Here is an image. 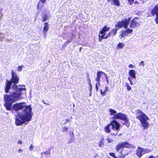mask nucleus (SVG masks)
Returning a JSON list of instances; mask_svg holds the SVG:
<instances>
[{
    "label": "nucleus",
    "instance_id": "nucleus-1",
    "mask_svg": "<svg viewBox=\"0 0 158 158\" xmlns=\"http://www.w3.org/2000/svg\"><path fill=\"white\" fill-rule=\"evenodd\" d=\"M22 93H17L15 92H12L9 94H6L4 96V99L5 102V106L6 109L8 110H13L18 111L19 110L23 109L24 114H25V110L27 108L31 109L32 112V108L30 106H26L24 102L17 103L14 104L12 106V104L16 101L21 99L22 97L21 96Z\"/></svg>",
    "mask_w": 158,
    "mask_h": 158
},
{
    "label": "nucleus",
    "instance_id": "nucleus-2",
    "mask_svg": "<svg viewBox=\"0 0 158 158\" xmlns=\"http://www.w3.org/2000/svg\"><path fill=\"white\" fill-rule=\"evenodd\" d=\"M12 77L10 81H7L6 83L5 88V92L6 93L9 92V90L11 88L12 83H14L11 87V89L15 90L16 93H21L23 90H26L25 88H21L20 87H25L24 85H19L17 86L16 84L18 83L19 81V77L18 76L17 73L12 70L11 71Z\"/></svg>",
    "mask_w": 158,
    "mask_h": 158
},
{
    "label": "nucleus",
    "instance_id": "nucleus-3",
    "mask_svg": "<svg viewBox=\"0 0 158 158\" xmlns=\"http://www.w3.org/2000/svg\"><path fill=\"white\" fill-rule=\"evenodd\" d=\"M33 115L32 112H31V109L27 108L25 110V114H19L18 117L22 120H20L17 117L15 118V124L16 126H19L26 122H29L31 121Z\"/></svg>",
    "mask_w": 158,
    "mask_h": 158
},
{
    "label": "nucleus",
    "instance_id": "nucleus-4",
    "mask_svg": "<svg viewBox=\"0 0 158 158\" xmlns=\"http://www.w3.org/2000/svg\"><path fill=\"white\" fill-rule=\"evenodd\" d=\"M135 113L136 118L140 121L142 127L144 129H148L149 125L147 121L149 119L147 115L139 110H136Z\"/></svg>",
    "mask_w": 158,
    "mask_h": 158
},
{
    "label": "nucleus",
    "instance_id": "nucleus-5",
    "mask_svg": "<svg viewBox=\"0 0 158 158\" xmlns=\"http://www.w3.org/2000/svg\"><path fill=\"white\" fill-rule=\"evenodd\" d=\"M131 19V18H129L128 19H126L123 20L121 22H118L117 25H115V29H113L109 33L110 34V35H115L117 33V31L118 28L123 27L127 29Z\"/></svg>",
    "mask_w": 158,
    "mask_h": 158
},
{
    "label": "nucleus",
    "instance_id": "nucleus-6",
    "mask_svg": "<svg viewBox=\"0 0 158 158\" xmlns=\"http://www.w3.org/2000/svg\"><path fill=\"white\" fill-rule=\"evenodd\" d=\"M152 151V150L151 149L146 148L143 149V148L138 147L136 150V154L137 156L139 157H141L142 155L146 153H148Z\"/></svg>",
    "mask_w": 158,
    "mask_h": 158
},
{
    "label": "nucleus",
    "instance_id": "nucleus-7",
    "mask_svg": "<svg viewBox=\"0 0 158 158\" xmlns=\"http://www.w3.org/2000/svg\"><path fill=\"white\" fill-rule=\"evenodd\" d=\"M113 118L119 119L124 121H127V118L126 115L122 113H119L114 115Z\"/></svg>",
    "mask_w": 158,
    "mask_h": 158
},
{
    "label": "nucleus",
    "instance_id": "nucleus-8",
    "mask_svg": "<svg viewBox=\"0 0 158 158\" xmlns=\"http://www.w3.org/2000/svg\"><path fill=\"white\" fill-rule=\"evenodd\" d=\"M137 18H135L131 21L130 24V28H135L136 27H138L140 25L139 23L137 21Z\"/></svg>",
    "mask_w": 158,
    "mask_h": 158
},
{
    "label": "nucleus",
    "instance_id": "nucleus-9",
    "mask_svg": "<svg viewBox=\"0 0 158 158\" xmlns=\"http://www.w3.org/2000/svg\"><path fill=\"white\" fill-rule=\"evenodd\" d=\"M110 126H112V128L113 130H118L120 127L119 124L116 121H111L110 124Z\"/></svg>",
    "mask_w": 158,
    "mask_h": 158
},
{
    "label": "nucleus",
    "instance_id": "nucleus-10",
    "mask_svg": "<svg viewBox=\"0 0 158 158\" xmlns=\"http://www.w3.org/2000/svg\"><path fill=\"white\" fill-rule=\"evenodd\" d=\"M44 26L43 29V33L44 36L46 38L47 35V32L49 29V25L47 23H45L44 24Z\"/></svg>",
    "mask_w": 158,
    "mask_h": 158
},
{
    "label": "nucleus",
    "instance_id": "nucleus-11",
    "mask_svg": "<svg viewBox=\"0 0 158 158\" xmlns=\"http://www.w3.org/2000/svg\"><path fill=\"white\" fill-rule=\"evenodd\" d=\"M46 2V0H40L39 1L37 6V8L41 10L44 6V4Z\"/></svg>",
    "mask_w": 158,
    "mask_h": 158
},
{
    "label": "nucleus",
    "instance_id": "nucleus-12",
    "mask_svg": "<svg viewBox=\"0 0 158 158\" xmlns=\"http://www.w3.org/2000/svg\"><path fill=\"white\" fill-rule=\"evenodd\" d=\"M109 29V27H107L106 26L104 27L101 31H100L99 35L101 36L102 35V36H104L106 34V31H108Z\"/></svg>",
    "mask_w": 158,
    "mask_h": 158
},
{
    "label": "nucleus",
    "instance_id": "nucleus-13",
    "mask_svg": "<svg viewBox=\"0 0 158 158\" xmlns=\"http://www.w3.org/2000/svg\"><path fill=\"white\" fill-rule=\"evenodd\" d=\"M129 74L131 78H136V72L134 70H131L129 71Z\"/></svg>",
    "mask_w": 158,
    "mask_h": 158
},
{
    "label": "nucleus",
    "instance_id": "nucleus-14",
    "mask_svg": "<svg viewBox=\"0 0 158 158\" xmlns=\"http://www.w3.org/2000/svg\"><path fill=\"white\" fill-rule=\"evenodd\" d=\"M151 13L153 15L158 14V5H156L152 11Z\"/></svg>",
    "mask_w": 158,
    "mask_h": 158
},
{
    "label": "nucleus",
    "instance_id": "nucleus-15",
    "mask_svg": "<svg viewBox=\"0 0 158 158\" xmlns=\"http://www.w3.org/2000/svg\"><path fill=\"white\" fill-rule=\"evenodd\" d=\"M103 72L101 71H99L97 73V76L95 79V81L99 83L100 81V78L101 76V73H103Z\"/></svg>",
    "mask_w": 158,
    "mask_h": 158
},
{
    "label": "nucleus",
    "instance_id": "nucleus-16",
    "mask_svg": "<svg viewBox=\"0 0 158 158\" xmlns=\"http://www.w3.org/2000/svg\"><path fill=\"white\" fill-rule=\"evenodd\" d=\"M122 148H124V147L122 143H119L116 146V149L117 151H119Z\"/></svg>",
    "mask_w": 158,
    "mask_h": 158
},
{
    "label": "nucleus",
    "instance_id": "nucleus-17",
    "mask_svg": "<svg viewBox=\"0 0 158 158\" xmlns=\"http://www.w3.org/2000/svg\"><path fill=\"white\" fill-rule=\"evenodd\" d=\"M122 143L124 148H129L131 146V144L126 142H122Z\"/></svg>",
    "mask_w": 158,
    "mask_h": 158
},
{
    "label": "nucleus",
    "instance_id": "nucleus-18",
    "mask_svg": "<svg viewBox=\"0 0 158 158\" xmlns=\"http://www.w3.org/2000/svg\"><path fill=\"white\" fill-rule=\"evenodd\" d=\"M109 111L110 112V114L111 115H115L116 114L117 112L115 110L112 109H110L109 110Z\"/></svg>",
    "mask_w": 158,
    "mask_h": 158
},
{
    "label": "nucleus",
    "instance_id": "nucleus-19",
    "mask_svg": "<svg viewBox=\"0 0 158 158\" xmlns=\"http://www.w3.org/2000/svg\"><path fill=\"white\" fill-rule=\"evenodd\" d=\"M110 124L108 125H107L106 127H105L104 128V130H105V131L107 133H110Z\"/></svg>",
    "mask_w": 158,
    "mask_h": 158
},
{
    "label": "nucleus",
    "instance_id": "nucleus-20",
    "mask_svg": "<svg viewBox=\"0 0 158 158\" xmlns=\"http://www.w3.org/2000/svg\"><path fill=\"white\" fill-rule=\"evenodd\" d=\"M124 44L122 43H119L117 45V49H121L124 48Z\"/></svg>",
    "mask_w": 158,
    "mask_h": 158
},
{
    "label": "nucleus",
    "instance_id": "nucleus-21",
    "mask_svg": "<svg viewBox=\"0 0 158 158\" xmlns=\"http://www.w3.org/2000/svg\"><path fill=\"white\" fill-rule=\"evenodd\" d=\"M113 4L115 6H118L120 4L118 0H112Z\"/></svg>",
    "mask_w": 158,
    "mask_h": 158
},
{
    "label": "nucleus",
    "instance_id": "nucleus-22",
    "mask_svg": "<svg viewBox=\"0 0 158 158\" xmlns=\"http://www.w3.org/2000/svg\"><path fill=\"white\" fill-rule=\"evenodd\" d=\"M126 35V33H125V31H123L121 32V34L119 35V38L121 39L125 36Z\"/></svg>",
    "mask_w": 158,
    "mask_h": 158
},
{
    "label": "nucleus",
    "instance_id": "nucleus-23",
    "mask_svg": "<svg viewBox=\"0 0 158 158\" xmlns=\"http://www.w3.org/2000/svg\"><path fill=\"white\" fill-rule=\"evenodd\" d=\"M125 85L127 87V89L128 91H130L131 89V86L129 85V84L127 83H126Z\"/></svg>",
    "mask_w": 158,
    "mask_h": 158
},
{
    "label": "nucleus",
    "instance_id": "nucleus-24",
    "mask_svg": "<svg viewBox=\"0 0 158 158\" xmlns=\"http://www.w3.org/2000/svg\"><path fill=\"white\" fill-rule=\"evenodd\" d=\"M103 139H102L101 141H100L98 143V145L99 147H102L104 144V142L103 141Z\"/></svg>",
    "mask_w": 158,
    "mask_h": 158
},
{
    "label": "nucleus",
    "instance_id": "nucleus-25",
    "mask_svg": "<svg viewBox=\"0 0 158 158\" xmlns=\"http://www.w3.org/2000/svg\"><path fill=\"white\" fill-rule=\"evenodd\" d=\"M23 65L19 66L17 69V70L19 72H21L23 68Z\"/></svg>",
    "mask_w": 158,
    "mask_h": 158
},
{
    "label": "nucleus",
    "instance_id": "nucleus-26",
    "mask_svg": "<svg viewBox=\"0 0 158 158\" xmlns=\"http://www.w3.org/2000/svg\"><path fill=\"white\" fill-rule=\"evenodd\" d=\"M110 135H109L107 139V140L109 143L112 142H113V140L110 138Z\"/></svg>",
    "mask_w": 158,
    "mask_h": 158
},
{
    "label": "nucleus",
    "instance_id": "nucleus-27",
    "mask_svg": "<svg viewBox=\"0 0 158 158\" xmlns=\"http://www.w3.org/2000/svg\"><path fill=\"white\" fill-rule=\"evenodd\" d=\"M47 15H44L43 16L42 20L43 22L47 20Z\"/></svg>",
    "mask_w": 158,
    "mask_h": 158
},
{
    "label": "nucleus",
    "instance_id": "nucleus-28",
    "mask_svg": "<svg viewBox=\"0 0 158 158\" xmlns=\"http://www.w3.org/2000/svg\"><path fill=\"white\" fill-rule=\"evenodd\" d=\"M100 86V82H99V83L97 82L96 84L95 87H96V90L97 91H98V86Z\"/></svg>",
    "mask_w": 158,
    "mask_h": 158
},
{
    "label": "nucleus",
    "instance_id": "nucleus-29",
    "mask_svg": "<svg viewBox=\"0 0 158 158\" xmlns=\"http://www.w3.org/2000/svg\"><path fill=\"white\" fill-rule=\"evenodd\" d=\"M132 30L130 29H128L126 31H125V32L126 33H131L132 32Z\"/></svg>",
    "mask_w": 158,
    "mask_h": 158
},
{
    "label": "nucleus",
    "instance_id": "nucleus-30",
    "mask_svg": "<svg viewBox=\"0 0 158 158\" xmlns=\"http://www.w3.org/2000/svg\"><path fill=\"white\" fill-rule=\"evenodd\" d=\"M125 124L128 127L130 125V123L129 122L128 119L127 118V121H125Z\"/></svg>",
    "mask_w": 158,
    "mask_h": 158
},
{
    "label": "nucleus",
    "instance_id": "nucleus-31",
    "mask_svg": "<svg viewBox=\"0 0 158 158\" xmlns=\"http://www.w3.org/2000/svg\"><path fill=\"white\" fill-rule=\"evenodd\" d=\"M100 92L101 94L103 96H105L106 94V93L104 91H102V89H101Z\"/></svg>",
    "mask_w": 158,
    "mask_h": 158
},
{
    "label": "nucleus",
    "instance_id": "nucleus-32",
    "mask_svg": "<svg viewBox=\"0 0 158 158\" xmlns=\"http://www.w3.org/2000/svg\"><path fill=\"white\" fill-rule=\"evenodd\" d=\"M109 155L110 156H112V157H114V158H117L116 157L114 153H110Z\"/></svg>",
    "mask_w": 158,
    "mask_h": 158
},
{
    "label": "nucleus",
    "instance_id": "nucleus-33",
    "mask_svg": "<svg viewBox=\"0 0 158 158\" xmlns=\"http://www.w3.org/2000/svg\"><path fill=\"white\" fill-rule=\"evenodd\" d=\"M62 130L63 132H64L67 131L68 128L66 127H64L62 128Z\"/></svg>",
    "mask_w": 158,
    "mask_h": 158
},
{
    "label": "nucleus",
    "instance_id": "nucleus-34",
    "mask_svg": "<svg viewBox=\"0 0 158 158\" xmlns=\"http://www.w3.org/2000/svg\"><path fill=\"white\" fill-rule=\"evenodd\" d=\"M29 150L31 151L33 150V146L32 144H31L30 146L29 147Z\"/></svg>",
    "mask_w": 158,
    "mask_h": 158
},
{
    "label": "nucleus",
    "instance_id": "nucleus-35",
    "mask_svg": "<svg viewBox=\"0 0 158 158\" xmlns=\"http://www.w3.org/2000/svg\"><path fill=\"white\" fill-rule=\"evenodd\" d=\"M99 41H102V39H104V36H102V35H101H101H99Z\"/></svg>",
    "mask_w": 158,
    "mask_h": 158
},
{
    "label": "nucleus",
    "instance_id": "nucleus-36",
    "mask_svg": "<svg viewBox=\"0 0 158 158\" xmlns=\"http://www.w3.org/2000/svg\"><path fill=\"white\" fill-rule=\"evenodd\" d=\"M144 65V63L143 61H142L140 62L139 65H142L143 67Z\"/></svg>",
    "mask_w": 158,
    "mask_h": 158
},
{
    "label": "nucleus",
    "instance_id": "nucleus-37",
    "mask_svg": "<svg viewBox=\"0 0 158 158\" xmlns=\"http://www.w3.org/2000/svg\"><path fill=\"white\" fill-rule=\"evenodd\" d=\"M109 91H110V90L109 89V88L107 86H106L105 87V90H104V91L106 93L107 92Z\"/></svg>",
    "mask_w": 158,
    "mask_h": 158
},
{
    "label": "nucleus",
    "instance_id": "nucleus-38",
    "mask_svg": "<svg viewBox=\"0 0 158 158\" xmlns=\"http://www.w3.org/2000/svg\"><path fill=\"white\" fill-rule=\"evenodd\" d=\"M110 34L109 33L106 36H104V39H106L107 38H108V37L110 36Z\"/></svg>",
    "mask_w": 158,
    "mask_h": 158
},
{
    "label": "nucleus",
    "instance_id": "nucleus-39",
    "mask_svg": "<svg viewBox=\"0 0 158 158\" xmlns=\"http://www.w3.org/2000/svg\"><path fill=\"white\" fill-rule=\"evenodd\" d=\"M128 1L130 3V5L132 4L134 0H128Z\"/></svg>",
    "mask_w": 158,
    "mask_h": 158
},
{
    "label": "nucleus",
    "instance_id": "nucleus-40",
    "mask_svg": "<svg viewBox=\"0 0 158 158\" xmlns=\"http://www.w3.org/2000/svg\"><path fill=\"white\" fill-rule=\"evenodd\" d=\"M134 66L131 64H130L128 65V67L129 68H134Z\"/></svg>",
    "mask_w": 158,
    "mask_h": 158
},
{
    "label": "nucleus",
    "instance_id": "nucleus-41",
    "mask_svg": "<svg viewBox=\"0 0 158 158\" xmlns=\"http://www.w3.org/2000/svg\"><path fill=\"white\" fill-rule=\"evenodd\" d=\"M117 133H111L109 135L110 136H111V135H114V136H116L117 135Z\"/></svg>",
    "mask_w": 158,
    "mask_h": 158
},
{
    "label": "nucleus",
    "instance_id": "nucleus-42",
    "mask_svg": "<svg viewBox=\"0 0 158 158\" xmlns=\"http://www.w3.org/2000/svg\"><path fill=\"white\" fill-rule=\"evenodd\" d=\"M132 79L131 78V77H127V79L129 81V82H131V81H132L131 79Z\"/></svg>",
    "mask_w": 158,
    "mask_h": 158
},
{
    "label": "nucleus",
    "instance_id": "nucleus-43",
    "mask_svg": "<svg viewBox=\"0 0 158 158\" xmlns=\"http://www.w3.org/2000/svg\"><path fill=\"white\" fill-rule=\"evenodd\" d=\"M155 21L156 22V24H158V17H156Z\"/></svg>",
    "mask_w": 158,
    "mask_h": 158
},
{
    "label": "nucleus",
    "instance_id": "nucleus-44",
    "mask_svg": "<svg viewBox=\"0 0 158 158\" xmlns=\"http://www.w3.org/2000/svg\"><path fill=\"white\" fill-rule=\"evenodd\" d=\"M89 85L90 87V90H91L92 89V84H91L90 81L89 82Z\"/></svg>",
    "mask_w": 158,
    "mask_h": 158
},
{
    "label": "nucleus",
    "instance_id": "nucleus-45",
    "mask_svg": "<svg viewBox=\"0 0 158 158\" xmlns=\"http://www.w3.org/2000/svg\"><path fill=\"white\" fill-rule=\"evenodd\" d=\"M23 151V150L21 149H18V153H20V152H22Z\"/></svg>",
    "mask_w": 158,
    "mask_h": 158
},
{
    "label": "nucleus",
    "instance_id": "nucleus-46",
    "mask_svg": "<svg viewBox=\"0 0 158 158\" xmlns=\"http://www.w3.org/2000/svg\"><path fill=\"white\" fill-rule=\"evenodd\" d=\"M44 154L48 155L50 154V152H44Z\"/></svg>",
    "mask_w": 158,
    "mask_h": 158
},
{
    "label": "nucleus",
    "instance_id": "nucleus-47",
    "mask_svg": "<svg viewBox=\"0 0 158 158\" xmlns=\"http://www.w3.org/2000/svg\"><path fill=\"white\" fill-rule=\"evenodd\" d=\"M150 158H158V156H150Z\"/></svg>",
    "mask_w": 158,
    "mask_h": 158
},
{
    "label": "nucleus",
    "instance_id": "nucleus-48",
    "mask_svg": "<svg viewBox=\"0 0 158 158\" xmlns=\"http://www.w3.org/2000/svg\"><path fill=\"white\" fill-rule=\"evenodd\" d=\"M18 143L20 144H22V142L21 140H19L18 141Z\"/></svg>",
    "mask_w": 158,
    "mask_h": 158
},
{
    "label": "nucleus",
    "instance_id": "nucleus-49",
    "mask_svg": "<svg viewBox=\"0 0 158 158\" xmlns=\"http://www.w3.org/2000/svg\"><path fill=\"white\" fill-rule=\"evenodd\" d=\"M103 73L104 74V75L106 78V80H107V79H108V77L106 76V74L104 73Z\"/></svg>",
    "mask_w": 158,
    "mask_h": 158
},
{
    "label": "nucleus",
    "instance_id": "nucleus-50",
    "mask_svg": "<svg viewBox=\"0 0 158 158\" xmlns=\"http://www.w3.org/2000/svg\"><path fill=\"white\" fill-rule=\"evenodd\" d=\"M2 8L0 6V12H1V11L2 10ZM2 15H0V18H1L2 17Z\"/></svg>",
    "mask_w": 158,
    "mask_h": 158
},
{
    "label": "nucleus",
    "instance_id": "nucleus-51",
    "mask_svg": "<svg viewBox=\"0 0 158 158\" xmlns=\"http://www.w3.org/2000/svg\"><path fill=\"white\" fill-rule=\"evenodd\" d=\"M130 85H133L134 84H133V82L132 81H131V82H130Z\"/></svg>",
    "mask_w": 158,
    "mask_h": 158
},
{
    "label": "nucleus",
    "instance_id": "nucleus-52",
    "mask_svg": "<svg viewBox=\"0 0 158 158\" xmlns=\"http://www.w3.org/2000/svg\"><path fill=\"white\" fill-rule=\"evenodd\" d=\"M81 49H82V48L81 47L79 49V51L80 52H81Z\"/></svg>",
    "mask_w": 158,
    "mask_h": 158
},
{
    "label": "nucleus",
    "instance_id": "nucleus-53",
    "mask_svg": "<svg viewBox=\"0 0 158 158\" xmlns=\"http://www.w3.org/2000/svg\"><path fill=\"white\" fill-rule=\"evenodd\" d=\"M106 81H107V83L108 84V83H109V81H108V79H107V80H106Z\"/></svg>",
    "mask_w": 158,
    "mask_h": 158
},
{
    "label": "nucleus",
    "instance_id": "nucleus-54",
    "mask_svg": "<svg viewBox=\"0 0 158 158\" xmlns=\"http://www.w3.org/2000/svg\"><path fill=\"white\" fill-rule=\"evenodd\" d=\"M43 102L45 104H48V105H49V104H46V103H45L44 102V101H43Z\"/></svg>",
    "mask_w": 158,
    "mask_h": 158
},
{
    "label": "nucleus",
    "instance_id": "nucleus-55",
    "mask_svg": "<svg viewBox=\"0 0 158 158\" xmlns=\"http://www.w3.org/2000/svg\"><path fill=\"white\" fill-rule=\"evenodd\" d=\"M66 121L68 122H69L70 121L68 119H66Z\"/></svg>",
    "mask_w": 158,
    "mask_h": 158
},
{
    "label": "nucleus",
    "instance_id": "nucleus-56",
    "mask_svg": "<svg viewBox=\"0 0 158 158\" xmlns=\"http://www.w3.org/2000/svg\"><path fill=\"white\" fill-rule=\"evenodd\" d=\"M156 14V17L158 18V14Z\"/></svg>",
    "mask_w": 158,
    "mask_h": 158
},
{
    "label": "nucleus",
    "instance_id": "nucleus-57",
    "mask_svg": "<svg viewBox=\"0 0 158 158\" xmlns=\"http://www.w3.org/2000/svg\"><path fill=\"white\" fill-rule=\"evenodd\" d=\"M107 0V1L108 2H110V0Z\"/></svg>",
    "mask_w": 158,
    "mask_h": 158
},
{
    "label": "nucleus",
    "instance_id": "nucleus-58",
    "mask_svg": "<svg viewBox=\"0 0 158 158\" xmlns=\"http://www.w3.org/2000/svg\"><path fill=\"white\" fill-rule=\"evenodd\" d=\"M67 42H69H69H70V41H67Z\"/></svg>",
    "mask_w": 158,
    "mask_h": 158
},
{
    "label": "nucleus",
    "instance_id": "nucleus-59",
    "mask_svg": "<svg viewBox=\"0 0 158 158\" xmlns=\"http://www.w3.org/2000/svg\"><path fill=\"white\" fill-rule=\"evenodd\" d=\"M2 41V40L1 39H0V41Z\"/></svg>",
    "mask_w": 158,
    "mask_h": 158
},
{
    "label": "nucleus",
    "instance_id": "nucleus-60",
    "mask_svg": "<svg viewBox=\"0 0 158 158\" xmlns=\"http://www.w3.org/2000/svg\"><path fill=\"white\" fill-rule=\"evenodd\" d=\"M148 158H150V156Z\"/></svg>",
    "mask_w": 158,
    "mask_h": 158
}]
</instances>
